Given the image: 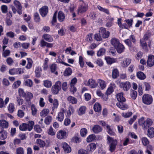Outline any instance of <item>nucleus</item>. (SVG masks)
<instances>
[{"instance_id":"1","label":"nucleus","mask_w":154,"mask_h":154,"mask_svg":"<svg viewBox=\"0 0 154 154\" xmlns=\"http://www.w3.org/2000/svg\"><path fill=\"white\" fill-rule=\"evenodd\" d=\"M108 143H109V150L111 152L114 151L116 149V146L117 144V140L112 137L107 136Z\"/></svg>"},{"instance_id":"2","label":"nucleus","mask_w":154,"mask_h":154,"mask_svg":"<svg viewBox=\"0 0 154 154\" xmlns=\"http://www.w3.org/2000/svg\"><path fill=\"white\" fill-rule=\"evenodd\" d=\"M61 83L58 81L56 82L51 89L52 93L54 95L57 94L61 90Z\"/></svg>"},{"instance_id":"3","label":"nucleus","mask_w":154,"mask_h":154,"mask_svg":"<svg viewBox=\"0 0 154 154\" xmlns=\"http://www.w3.org/2000/svg\"><path fill=\"white\" fill-rule=\"evenodd\" d=\"M79 6L78 10L79 12L81 14L85 13L88 8V5L84 3L82 0H79Z\"/></svg>"},{"instance_id":"4","label":"nucleus","mask_w":154,"mask_h":154,"mask_svg":"<svg viewBox=\"0 0 154 154\" xmlns=\"http://www.w3.org/2000/svg\"><path fill=\"white\" fill-rule=\"evenodd\" d=\"M143 102L145 104L149 105L151 104L152 101V96L149 94H144L142 97Z\"/></svg>"},{"instance_id":"5","label":"nucleus","mask_w":154,"mask_h":154,"mask_svg":"<svg viewBox=\"0 0 154 154\" xmlns=\"http://www.w3.org/2000/svg\"><path fill=\"white\" fill-rule=\"evenodd\" d=\"M77 82V79L75 77L72 79L70 83L69 90L71 93L73 94L77 90L76 87L75 86Z\"/></svg>"},{"instance_id":"6","label":"nucleus","mask_w":154,"mask_h":154,"mask_svg":"<svg viewBox=\"0 0 154 154\" xmlns=\"http://www.w3.org/2000/svg\"><path fill=\"white\" fill-rule=\"evenodd\" d=\"M66 110L63 108H61L60 111L58 113L56 117V119L60 122L63 121L64 118V114L66 112Z\"/></svg>"},{"instance_id":"7","label":"nucleus","mask_w":154,"mask_h":154,"mask_svg":"<svg viewBox=\"0 0 154 154\" xmlns=\"http://www.w3.org/2000/svg\"><path fill=\"white\" fill-rule=\"evenodd\" d=\"M48 11V6H43L39 9V13L42 17H45L47 15Z\"/></svg>"},{"instance_id":"8","label":"nucleus","mask_w":154,"mask_h":154,"mask_svg":"<svg viewBox=\"0 0 154 154\" xmlns=\"http://www.w3.org/2000/svg\"><path fill=\"white\" fill-rule=\"evenodd\" d=\"M99 32L101 34L102 37L104 38H107L109 35V32L108 31H106L105 28L101 27L100 28Z\"/></svg>"},{"instance_id":"9","label":"nucleus","mask_w":154,"mask_h":154,"mask_svg":"<svg viewBox=\"0 0 154 154\" xmlns=\"http://www.w3.org/2000/svg\"><path fill=\"white\" fill-rule=\"evenodd\" d=\"M57 137L58 139H65L66 137V132L64 130H60L57 133Z\"/></svg>"},{"instance_id":"10","label":"nucleus","mask_w":154,"mask_h":154,"mask_svg":"<svg viewBox=\"0 0 154 154\" xmlns=\"http://www.w3.org/2000/svg\"><path fill=\"white\" fill-rule=\"evenodd\" d=\"M120 87L123 88L124 91H127L130 88L131 84L128 82H121L120 83Z\"/></svg>"},{"instance_id":"11","label":"nucleus","mask_w":154,"mask_h":154,"mask_svg":"<svg viewBox=\"0 0 154 154\" xmlns=\"http://www.w3.org/2000/svg\"><path fill=\"white\" fill-rule=\"evenodd\" d=\"M62 148L65 153H68L71 151V149L70 146L66 142L62 143Z\"/></svg>"},{"instance_id":"12","label":"nucleus","mask_w":154,"mask_h":154,"mask_svg":"<svg viewBox=\"0 0 154 154\" xmlns=\"http://www.w3.org/2000/svg\"><path fill=\"white\" fill-rule=\"evenodd\" d=\"M33 97V94L31 92L26 91L25 96L24 97L25 99L27 102H30L31 100L32 99Z\"/></svg>"},{"instance_id":"13","label":"nucleus","mask_w":154,"mask_h":154,"mask_svg":"<svg viewBox=\"0 0 154 154\" xmlns=\"http://www.w3.org/2000/svg\"><path fill=\"white\" fill-rule=\"evenodd\" d=\"M147 63L149 66L151 67L153 66L154 65V56L151 55H149L148 56Z\"/></svg>"},{"instance_id":"14","label":"nucleus","mask_w":154,"mask_h":154,"mask_svg":"<svg viewBox=\"0 0 154 154\" xmlns=\"http://www.w3.org/2000/svg\"><path fill=\"white\" fill-rule=\"evenodd\" d=\"M42 38L47 42H51L54 41L53 38L51 35L48 34H44L42 35Z\"/></svg>"},{"instance_id":"15","label":"nucleus","mask_w":154,"mask_h":154,"mask_svg":"<svg viewBox=\"0 0 154 154\" xmlns=\"http://www.w3.org/2000/svg\"><path fill=\"white\" fill-rule=\"evenodd\" d=\"M57 17L59 22H61L63 21L65 18L64 14L63 11H59L58 13Z\"/></svg>"},{"instance_id":"16","label":"nucleus","mask_w":154,"mask_h":154,"mask_svg":"<svg viewBox=\"0 0 154 154\" xmlns=\"http://www.w3.org/2000/svg\"><path fill=\"white\" fill-rule=\"evenodd\" d=\"M97 85V83L92 79H89L87 84L88 86H91L92 88H95L96 87Z\"/></svg>"},{"instance_id":"17","label":"nucleus","mask_w":154,"mask_h":154,"mask_svg":"<svg viewBox=\"0 0 154 154\" xmlns=\"http://www.w3.org/2000/svg\"><path fill=\"white\" fill-rule=\"evenodd\" d=\"M116 87L115 84L114 83H112L109 87L107 90L106 94L107 95H110L114 91V88Z\"/></svg>"},{"instance_id":"18","label":"nucleus","mask_w":154,"mask_h":154,"mask_svg":"<svg viewBox=\"0 0 154 154\" xmlns=\"http://www.w3.org/2000/svg\"><path fill=\"white\" fill-rule=\"evenodd\" d=\"M123 93H120L117 95V99L119 102H124L126 101L125 98L123 96Z\"/></svg>"},{"instance_id":"19","label":"nucleus","mask_w":154,"mask_h":154,"mask_svg":"<svg viewBox=\"0 0 154 154\" xmlns=\"http://www.w3.org/2000/svg\"><path fill=\"white\" fill-rule=\"evenodd\" d=\"M42 71V70L41 67L39 66L36 67L35 71V76L38 78L41 77V72Z\"/></svg>"},{"instance_id":"20","label":"nucleus","mask_w":154,"mask_h":154,"mask_svg":"<svg viewBox=\"0 0 154 154\" xmlns=\"http://www.w3.org/2000/svg\"><path fill=\"white\" fill-rule=\"evenodd\" d=\"M102 130V128L98 125H94L92 128L93 132L95 134H98L101 132Z\"/></svg>"},{"instance_id":"21","label":"nucleus","mask_w":154,"mask_h":154,"mask_svg":"<svg viewBox=\"0 0 154 154\" xmlns=\"http://www.w3.org/2000/svg\"><path fill=\"white\" fill-rule=\"evenodd\" d=\"M124 102H119L116 103L117 106L122 110H125L128 109V106L127 105L123 103Z\"/></svg>"},{"instance_id":"22","label":"nucleus","mask_w":154,"mask_h":154,"mask_svg":"<svg viewBox=\"0 0 154 154\" xmlns=\"http://www.w3.org/2000/svg\"><path fill=\"white\" fill-rule=\"evenodd\" d=\"M36 143L38 144L41 148L44 147L46 145L45 142L40 139H37L36 140Z\"/></svg>"},{"instance_id":"23","label":"nucleus","mask_w":154,"mask_h":154,"mask_svg":"<svg viewBox=\"0 0 154 154\" xmlns=\"http://www.w3.org/2000/svg\"><path fill=\"white\" fill-rule=\"evenodd\" d=\"M140 43L141 46L142 47L144 50L146 51H147L148 50V49L147 45L145 41L142 39L140 40Z\"/></svg>"},{"instance_id":"24","label":"nucleus","mask_w":154,"mask_h":154,"mask_svg":"<svg viewBox=\"0 0 154 154\" xmlns=\"http://www.w3.org/2000/svg\"><path fill=\"white\" fill-rule=\"evenodd\" d=\"M117 52L119 53H121L123 52L125 49V47L123 45L121 44H120L115 48Z\"/></svg>"},{"instance_id":"25","label":"nucleus","mask_w":154,"mask_h":154,"mask_svg":"<svg viewBox=\"0 0 154 154\" xmlns=\"http://www.w3.org/2000/svg\"><path fill=\"white\" fill-rule=\"evenodd\" d=\"M7 132L6 131H1L0 132V139L2 140H5L7 137Z\"/></svg>"},{"instance_id":"26","label":"nucleus","mask_w":154,"mask_h":154,"mask_svg":"<svg viewBox=\"0 0 154 154\" xmlns=\"http://www.w3.org/2000/svg\"><path fill=\"white\" fill-rule=\"evenodd\" d=\"M147 135L150 138H152L154 137V129L152 127H150L148 130Z\"/></svg>"},{"instance_id":"27","label":"nucleus","mask_w":154,"mask_h":154,"mask_svg":"<svg viewBox=\"0 0 154 154\" xmlns=\"http://www.w3.org/2000/svg\"><path fill=\"white\" fill-rule=\"evenodd\" d=\"M29 125L27 124L23 123L19 126V129L21 131H26L28 130Z\"/></svg>"},{"instance_id":"28","label":"nucleus","mask_w":154,"mask_h":154,"mask_svg":"<svg viewBox=\"0 0 154 154\" xmlns=\"http://www.w3.org/2000/svg\"><path fill=\"white\" fill-rule=\"evenodd\" d=\"M111 44L115 48L120 43L119 42V41L118 39L116 38H113L111 40Z\"/></svg>"},{"instance_id":"29","label":"nucleus","mask_w":154,"mask_h":154,"mask_svg":"<svg viewBox=\"0 0 154 154\" xmlns=\"http://www.w3.org/2000/svg\"><path fill=\"white\" fill-rule=\"evenodd\" d=\"M145 122L146 125H144L143 127V128L145 129H146L147 128H149V126L152 124L153 122L152 120L150 119H147Z\"/></svg>"},{"instance_id":"30","label":"nucleus","mask_w":154,"mask_h":154,"mask_svg":"<svg viewBox=\"0 0 154 154\" xmlns=\"http://www.w3.org/2000/svg\"><path fill=\"white\" fill-rule=\"evenodd\" d=\"M72 70L71 68L68 67L66 68L64 72L63 75L64 76H69L71 75Z\"/></svg>"},{"instance_id":"31","label":"nucleus","mask_w":154,"mask_h":154,"mask_svg":"<svg viewBox=\"0 0 154 154\" xmlns=\"http://www.w3.org/2000/svg\"><path fill=\"white\" fill-rule=\"evenodd\" d=\"M67 100L69 103L73 104L76 103L77 101L75 98L71 96H69L68 97Z\"/></svg>"},{"instance_id":"32","label":"nucleus","mask_w":154,"mask_h":154,"mask_svg":"<svg viewBox=\"0 0 154 154\" xmlns=\"http://www.w3.org/2000/svg\"><path fill=\"white\" fill-rule=\"evenodd\" d=\"M0 125L4 128H7L8 127V122L5 120H0Z\"/></svg>"},{"instance_id":"33","label":"nucleus","mask_w":154,"mask_h":154,"mask_svg":"<svg viewBox=\"0 0 154 154\" xmlns=\"http://www.w3.org/2000/svg\"><path fill=\"white\" fill-rule=\"evenodd\" d=\"M131 63L130 59H126L123 61L122 63V66L124 67H127Z\"/></svg>"},{"instance_id":"34","label":"nucleus","mask_w":154,"mask_h":154,"mask_svg":"<svg viewBox=\"0 0 154 154\" xmlns=\"http://www.w3.org/2000/svg\"><path fill=\"white\" fill-rule=\"evenodd\" d=\"M137 76L139 79L141 80H144L146 77L145 74L141 72H137Z\"/></svg>"},{"instance_id":"35","label":"nucleus","mask_w":154,"mask_h":154,"mask_svg":"<svg viewBox=\"0 0 154 154\" xmlns=\"http://www.w3.org/2000/svg\"><path fill=\"white\" fill-rule=\"evenodd\" d=\"M86 108L85 106H82L79 109L78 114L79 115L81 116L85 114Z\"/></svg>"},{"instance_id":"36","label":"nucleus","mask_w":154,"mask_h":154,"mask_svg":"<svg viewBox=\"0 0 154 154\" xmlns=\"http://www.w3.org/2000/svg\"><path fill=\"white\" fill-rule=\"evenodd\" d=\"M94 109L95 112H99L101 110V107L99 103H96L94 106Z\"/></svg>"},{"instance_id":"37","label":"nucleus","mask_w":154,"mask_h":154,"mask_svg":"<svg viewBox=\"0 0 154 154\" xmlns=\"http://www.w3.org/2000/svg\"><path fill=\"white\" fill-rule=\"evenodd\" d=\"M119 76V71L116 69H114L112 71V77L113 79L117 78Z\"/></svg>"},{"instance_id":"38","label":"nucleus","mask_w":154,"mask_h":154,"mask_svg":"<svg viewBox=\"0 0 154 154\" xmlns=\"http://www.w3.org/2000/svg\"><path fill=\"white\" fill-rule=\"evenodd\" d=\"M14 105L13 103H10L8 106V108L9 112L10 113H12L14 111Z\"/></svg>"},{"instance_id":"39","label":"nucleus","mask_w":154,"mask_h":154,"mask_svg":"<svg viewBox=\"0 0 154 154\" xmlns=\"http://www.w3.org/2000/svg\"><path fill=\"white\" fill-rule=\"evenodd\" d=\"M52 120V117L51 116L46 117L45 120V123L47 125H49Z\"/></svg>"},{"instance_id":"40","label":"nucleus","mask_w":154,"mask_h":154,"mask_svg":"<svg viewBox=\"0 0 154 154\" xmlns=\"http://www.w3.org/2000/svg\"><path fill=\"white\" fill-rule=\"evenodd\" d=\"M34 19L36 23H38L40 22V18L38 12H35L34 14Z\"/></svg>"},{"instance_id":"41","label":"nucleus","mask_w":154,"mask_h":154,"mask_svg":"<svg viewBox=\"0 0 154 154\" xmlns=\"http://www.w3.org/2000/svg\"><path fill=\"white\" fill-rule=\"evenodd\" d=\"M24 84L26 86L31 87L32 86L33 82L31 79H26L24 80Z\"/></svg>"},{"instance_id":"42","label":"nucleus","mask_w":154,"mask_h":154,"mask_svg":"<svg viewBox=\"0 0 154 154\" xmlns=\"http://www.w3.org/2000/svg\"><path fill=\"white\" fill-rule=\"evenodd\" d=\"M44 86L47 88H51L52 86V83L51 81L46 80L43 81Z\"/></svg>"},{"instance_id":"43","label":"nucleus","mask_w":154,"mask_h":154,"mask_svg":"<svg viewBox=\"0 0 154 154\" xmlns=\"http://www.w3.org/2000/svg\"><path fill=\"white\" fill-rule=\"evenodd\" d=\"M27 60H28V63L26 66V68L27 69H30L32 67L33 61L30 58H27Z\"/></svg>"},{"instance_id":"44","label":"nucleus","mask_w":154,"mask_h":154,"mask_svg":"<svg viewBox=\"0 0 154 154\" xmlns=\"http://www.w3.org/2000/svg\"><path fill=\"white\" fill-rule=\"evenodd\" d=\"M96 137L95 136L94 134H92L89 135L87 138V141L88 142H90L93 141Z\"/></svg>"},{"instance_id":"45","label":"nucleus","mask_w":154,"mask_h":154,"mask_svg":"<svg viewBox=\"0 0 154 154\" xmlns=\"http://www.w3.org/2000/svg\"><path fill=\"white\" fill-rule=\"evenodd\" d=\"M49 61V59L48 58H46L45 60L44 63L42 66L44 70H46L48 67V62Z\"/></svg>"},{"instance_id":"46","label":"nucleus","mask_w":154,"mask_h":154,"mask_svg":"<svg viewBox=\"0 0 154 154\" xmlns=\"http://www.w3.org/2000/svg\"><path fill=\"white\" fill-rule=\"evenodd\" d=\"M49 112V110L48 109H45L43 110L40 112V115L42 117L46 116Z\"/></svg>"},{"instance_id":"47","label":"nucleus","mask_w":154,"mask_h":154,"mask_svg":"<svg viewBox=\"0 0 154 154\" xmlns=\"http://www.w3.org/2000/svg\"><path fill=\"white\" fill-rule=\"evenodd\" d=\"M98 82L100 87V88L102 89H104L106 87V84L105 82L104 81L102 80L99 79Z\"/></svg>"},{"instance_id":"48","label":"nucleus","mask_w":154,"mask_h":154,"mask_svg":"<svg viewBox=\"0 0 154 154\" xmlns=\"http://www.w3.org/2000/svg\"><path fill=\"white\" fill-rule=\"evenodd\" d=\"M57 11H56L54 13L53 17L52 18V19L51 21V24L52 25H53L54 23H56L57 22Z\"/></svg>"},{"instance_id":"49","label":"nucleus","mask_w":154,"mask_h":154,"mask_svg":"<svg viewBox=\"0 0 154 154\" xmlns=\"http://www.w3.org/2000/svg\"><path fill=\"white\" fill-rule=\"evenodd\" d=\"M106 50L105 49L100 48L97 52V55L98 56H100L103 55L105 53Z\"/></svg>"},{"instance_id":"50","label":"nucleus","mask_w":154,"mask_h":154,"mask_svg":"<svg viewBox=\"0 0 154 154\" xmlns=\"http://www.w3.org/2000/svg\"><path fill=\"white\" fill-rule=\"evenodd\" d=\"M32 115L33 116H35L37 113V109L35 107V105L32 104L31 107Z\"/></svg>"},{"instance_id":"51","label":"nucleus","mask_w":154,"mask_h":154,"mask_svg":"<svg viewBox=\"0 0 154 154\" xmlns=\"http://www.w3.org/2000/svg\"><path fill=\"white\" fill-rule=\"evenodd\" d=\"M18 93L19 96L20 97H23L25 96L26 94V92H25L23 90L22 88H19L18 89Z\"/></svg>"},{"instance_id":"52","label":"nucleus","mask_w":154,"mask_h":154,"mask_svg":"<svg viewBox=\"0 0 154 154\" xmlns=\"http://www.w3.org/2000/svg\"><path fill=\"white\" fill-rule=\"evenodd\" d=\"M29 125L28 131H31L33 128L34 125V122L32 121H29L27 124Z\"/></svg>"},{"instance_id":"53","label":"nucleus","mask_w":154,"mask_h":154,"mask_svg":"<svg viewBox=\"0 0 154 154\" xmlns=\"http://www.w3.org/2000/svg\"><path fill=\"white\" fill-rule=\"evenodd\" d=\"M87 133V130L85 128H82L80 131V134L81 136L85 137Z\"/></svg>"},{"instance_id":"54","label":"nucleus","mask_w":154,"mask_h":154,"mask_svg":"<svg viewBox=\"0 0 154 154\" xmlns=\"http://www.w3.org/2000/svg\"><path fill=\"white\" fill-rule=\"evenodd\" d=\"M21 82L20 80H17L13 84L12 87L14 88H18L21 84Z\"/></svg>"},{"instance_id":"55","label":"nucleus","mask_w":154,"mask_h":154,"mask_svg":"<svg viewBox=\"0 0 154 154\" xmlns=\"http://www.w3.org/2000/svg\"><path fill=\"white\" fill-rule=\"evenodd\" d=\"M53 106L52 107L53 110H54V109L57 108L58 106L59 103L58 100L56 99H54V102L53 103Z\"/></svg>"},{"instance_id":"56","label":"nucleus","mask_w":154,"mask_h":154,"mask_svg":"<svg viewBox=\"0 0 154 154\" xmlns=\"http://www.w3.org/2000/svg\"><path fill=\"white\" fill-rule=\"evenodd\" d=\"M34 129L35 131L38 133H40L42 131L40 126L38 125H36L34 126Z\"/></svg>"},{"instance_id":"57","label":"nucleus","mask_w":154,"mask_h":154,"mask_svg":"<svg viewBox=\"0 0 154 154\" xmlns=\"http://www.w3.org/2000/svg\"><path fill=\"white\" fill-rule=\"evenodd\" d=\"M3 51L2 54L3 57H6L10 55L11 52L9 50H6Z\"/></svg>"},{"instance_id":"58","label":"nucleus","mask_w":154,"mask_h":154,"mask_svg":"<svg viewBox=\"0 0 154 154\" xmlns=\"http://www.w3.org/2000/svg\"><path fill=\"white\" fill-rule=\"evenodd\" d=\"M132 113L131 112H128L126 113H122V116L125 118H128L130 117L132 115Z\"/></svg>"},{"instance_id":"59","label":"nucleus","mask_w":154,"mask_h":154,"mask_svg":"<svg viewBox=\"0 0 154 154\" xmlns=\"http://www.w3.org/2000/svg\"><path fill=\"white\" fill-rule=\"evenodd\" d=\"M106 128L107 129V132L109 134L111 135H115V133L113 132L111 129L109 125H106Z\"/></svg>"},{"instance_id":"60","label":"nucleus","mask_w":154,"mask_h":154,"mask_svg":"<svg viewBox=\"0 0 154 154\" xmlns=\"http://www.w3.org/2000/svg\"><path fill=\"white\" fill-rule=\"evenodd\" d=\"M24 112L21 109H19L17 112V116L20 118H22L24 116Z\"/></svg>"},{"instance_id":"61","label":"nucleus","mask_w":154,"mask_h":154,"mask_svg":"<svg viewBox=\"0 0 154 154\" xmlns=\"http://www.w3.org/2000/svg\"><path fill=\"white\" fill-rule=\"evenodd\" d=\"M61 87L63 91H66L68 88L67 82H63L62 84H61Z\"/></svg>"},{"instance_id":"62","label":"nucleus","mask_w":154,"mask_h":154,"mask_svg":"<svg viewBox=\"0 0 154 154\" xmlns=\"http://www.w3.org/2000/svg\"><path fill=\"white\" fill-rule=\"evenodd\" d=\"M101 34L99 32L98 34H96L94 35V38L97 41L102 40V38L101 36Z\"/></svg>"},{"instance_id":"63","label":"nucleus","mask_w":154,"mask_h":154,"mask_svg":"<svg viewBox=\"0 0 154 154\" xmlns=\"http://www.w3.org/2000/svg\"><path fill=\"white\" fill-rule=\"evenodd\" d=\"M139 124L140 125L143 126V127L146 124L145 121L143 117L141 118L138 121Z\"/></svg>"},{"instance_id":"64","label":"nucleus","mask_w":154,"mask_h":154,"mask_svg":"<svg viewBox=\"0 0 154 154\" xmlns=\"http://www.w3.org/2000/svg\"><path fill=\"white\" fill-rule=\"evenodd\" d=\"M16 154H24V150L23 148L19 147L16 149Z\"/></svg>"}]
</instances>
